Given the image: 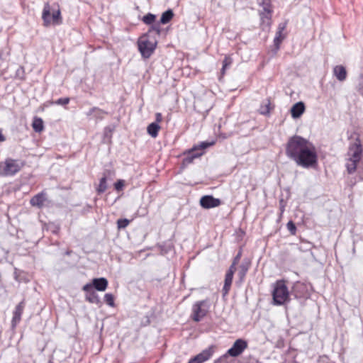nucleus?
I'll return each mask as SVG.
<instances>
[{
  "instance_id": "obj_34",
  "label": "nucleus",
  "mask_w": 363,
  "mask_h": 363,
  "mask_svg": "<svg viewBox=\"0 0 363 363\" xmlns=\"http://www.w3.org/2000/svg\"><path fill=\"white\" fill-rule=\"evenodd\" d=\"M10 55V49L7 46H4L0 49V60L4 61Z\"/></svg>"
},
{
  "instance_id": "obj_51",
  "label": "nucleus",
  "mask_w": 363,
  "mask_h": 363,
  "mask_svg": "<svg viewBox=\"0 0 363 363\" xmlns=\"http://www.w3.org/2000/svg\"><path fill=\"white\" fill-rule=\"evenodd\" d=\"M147 213V211L146 209H143V211H141V214L140 216H145L146 214Z\"/></svg>"
},
{
  "instance_id": "obj_18",
  "label": "nucleus",
  "mask_w": 363,
  "mask_h": 363,
  "mask_svg": "<svg viewBox=\"0 0 363 363\" xmlns=\"http://www.w3.org/2000/svg\"><path fill=\"white\" fill-rule=\"evenodd\" d=\"M85 292V301L90 303L100 305L101 303L100 298L97 293L93 289L83 290Z\"/></svg>"
},
{
  "instance_id": "obj_33",
  "label": "nucleus",
  "mask_w": 363,
  "mask_h": 363,
  "mask_svg": "<svg viewBox=\"0 0 363 363\" xmlns=\"http://www.w3.org/2000/svg\"><path fill=\"white\" fill-rule=\"evenodd\" d=\"M14 278L19 283L23 281L27 282L28 281L26 279L24 273L23 272L18 271L17 269H15Z\"/></svg>"
},
{
  "instance_id": "obj_42",
  "label": "nucleus",
  "mask_w": 363,
  "mask_h": 363,
  "mask_svg": "<svg viewBox=\"0 0 363 363\" xmlns=\"http://www.w3.org/2000/svg\"><path fill=\"white\" fill-rule=\"evenodd\" d=\"M357 89L358 92L363 96V74H360L359 77Z\"/></svg>"
},
{
  "instance_id": "obj_27",
  "label": "nucleus",
  "mask_w": 363,
  "mask_h": 363,
  "mask_svg": "<svg viewBox=\"0 0 363 363\" xmlns=\"http://www.w3.org/2000/svg\"><path fill=\"white\" fill-rule=\"evenodd\" d=\"M160 126L157 123H151L147 127V133L152 138H156L158 135Z\"/></svg>"
},
{
  "instance_id": "obj_47",
  "label": "nucleus",
  "mask_w": 363,
  "mask_h": 363,
  "mask_svg": "<svg viewBox=\"0 0 363 363\" xmlns=\"http://www.w3.org/2000/svg\"><path fill=\"white\" fill-rule=\"evenodd\" d=\"M98 110V107H92L91 108H90L86 113V116L87 117H90L91 115H93L94 113V112H96V111Z\"/></svg>"
},
{
  "instance_id": "obj_35",
  "label": "nucleus",
  "mask_w": 363,
  "mask_h": 363,
  "mask_svg": "<svg viewBox=\"0 0 363 363\" xmlns=\"http://www.w3.org/2000/svg\"><path fill=\"white\" fill-rule=\"evenodd\" d=\"M15 78L20 80L25 79V69L23 66H18L15 73Z\"/></svg>"
},
{
  "instance_id": "obj_44",
  "label": "nucleus",
  "mask_w": 363,
  "mask_h": 363,
  "mask_svg": "<svg viewBox=\"0 0 363 363\" xmlns=\"http://www.w3.org/2000/svg\"><path fill=\"white\" fill-rule=\"evenodd\" d=\"M285 206H286V202L284 201V200L283 199H281L279 200L280 216H281L282 213H284V211L285 210Z\"/></svg>"
},
{
  "instance_id": "obj_20",
  "label": "nucleus",
  "mask_w": 363,
  "mask_h": 363,
  "mask_svg": "<svg viewBox=\"0 0 363 363\" xmlns=\"http://www.w3.org/2000/svg\"><path fill=\"white\" fill-rule=\"evenodd\" d=\"M274 108V106L272 105L270 98H267L261 104L259 108V113L261 115L268 116L270 114L271 110L273 109Z\"/></svg>"
},
{
  "instance_id": "obj_12",
  "label": "nucleus",
  "mask_w": 363,
  "mask_h": 363,
  "mask_svg": "<svg viewBox=\"0 0 363 363\" xmlns=\"http://www.w3.org/2000/svg\"><path fill=\"white\" fill-rule=\"evenodd\" d=\"M22 166H20L16 160L8 158L5 161V165L4 167V177L6 176H13L18 173Z\"/></svg>"
},
{
  "instance_id": "obj_13",
  "label": "nucleus",
  "mask_w": 363,
  "mask_h": 363,
  "mask_svg": "<svg viewBox=\"0 0 363 363\" xmlns=\"http://www.w3.org/2000/svg\"><path fill=\"white\" fill-rule=\"evenodd\" d=\"M199 203L203 208L210 209L219 206L222 202L220 199L214 198L212 195H204L200 199Z\"/></svg>"
},
{
  "instance_id": "obj_29",
  "label": "nucleus",
  "mask_w": 363,
  "mask_h": 363,
  "mask_svg": "<svg viewBox=\"0 0 363 363\" xmlns=\"http://www.w3.org/2000/svg\"><path fill=\"white\" fill-rule=\"evenodd\" d=\"M33 129L36 133H41L44 129L43 121L42 118L35 117L32 123Z\"/></svg>"
},
{
  "instance_id": "obj_2",
  "label": "nucleus",
  "mask_w": 363,
  "mask_h": 363,
  "mask_svg": "<svg viewBox=\"0 0 363 363\" xmlns=\"http://www.w3.org/2000/svg\"><path fill=\"white\" fill-rule=\"evenodd\" d=\"M272 296V304L274 306H283L290 302L291 293L285 280H277L274 283Z\"/></svg>"
},
{
  "instance_id": "obj_22",
  "label": "nucleus",
  "mask_w": 363,
  "mask_h": 363,
  "mask_svg": "<svg viewBox=\"0 0 363 363\" xmlns=\"http://www.w3.org/2000/svg\"><path fill=\"white\" fill-rule=\"evenodd\" d=\"M216 345H211L208 348L202 350L197 355L203 361V362L208 360L213 354L216 350Z\"/></svg>"
},
{
  "instance_id": "obj_14",
  "label": "nucleus",
  "mask_w": 363,
  "mask_h": 363,
  "mask_svg": "<svg viewBox=\"0 0 363 363\" xmlns=\"http://www.w3.org/2000/svg\"><path fill=\"white\" fill-rule=\"evenodd\" d=\"M26 306L25 299H23L15 308L13 312V317L11 320V328L15 329L16 325L21 320V315L23 313Z\"/></svg>"
},
{
  "instance_id": "obj_15",
  "label": "nucleus",
  "mask_w": 363,
  "mask_h": 363,
  "mask_svg": "<svg viewBox=\"0 0 363 363\" xmlns=\"http://www.w3.org/2000/svg\"><path fill=\"white\" fill-rule=\"evenodd\" d=\"M47 201V193L45 191H42L30 199V203L32 206H35L40 209L44 206V203Z\"/></svg>"
},
{
  "instance_id": "obj_40",
  "label": "nucleus",
  "mask_w": 363,
  "mask_h": 363,
  "mask_svg": "<svg viewBox=\"0 0 363 363\" xmlns=\"http://www.w3.org/2000/svg\"><path fill=\"white\" fill-rule=\"evenodd\" d=\"M105 114H108V112L98 107V110L96 111V112L94 113V118L96 119L102 120L104 118V115Z\"/></svg>"
},
{
  "instance_id": "obj_50",
  "label": "nucleus",
  "mask_w": 363,
  "mask_h": 363,
  "mask_svg": "<svg viewBox=\"0 0 363 363\" xmlns=\"http://www.w3.org/2000/svg\"><path fill=\"white\" fill-rule=\"evenodd\" d=\"M4 168L1 167V165L0 164V176H4Z\"/></svg>"
},
{
  "instance_id": "obj_30",
  "label": "nucleus",
  "mask_w": 363,
  "mask_h": 363,
  "mask_svg": "<svg viewBox=\"0 0 363 363\" xmlns=\"http://www.w3.org/2000/svg\"><path fill=\"white\" fill-rule=\"evenodd\" d=\"M157 16L152 13H147L142 18V21L146 25H151L156 23Z\"/></svg>"
},
{
  "instance_id": "obj_10",
  "label": "nucleus",
  "mask_w": 363,
  "mask_h": 363,
  "mask_svg": "<svg viewBox=\"0 0 363 363\" xmlns=\"http://www.w3.org/2000/svg\"><path fill=\"white\" fill-rule=\"evenodd\" d=\"M108 281L105 277L94 278L91 282L83 286L82 290L93 289L99 291H104L107 289Z\"/></svg>"
},
{
  "instance_id": "obj_36",
  "label": "nucleus",
  "mask_w": 363,
  "mask_h": 363,
  "mask_svg": "<svg viewBox=\"0 0 363 363\" xmlns=\"http://www.w3.org/2000/svg\"><path fill=\"white\" fill-rule=\"evenodd\" d=\"M130 223V220L127 218H120L117 220V227L119 230L124 229L129 225Z\"/></svg>"
},
{
  "instance_id": "obj_37",
  "label": "nucleus",
  "mask_w": 363,
  "mask_h": 363,
  "mask_svg": "<svg viewBox=\"0 0 363 363\" xmlns=\"http://www.w3.org/2000/svg\"><path fill=\"white\" fill-rule=\"evenodd\" d=\"M104 301L111 307H113L115 306L114 296L112 294H106L104 295Z\"/></svg>"
},
{
  "instance_id": "obj_7",
  "label": "nucleus",
  "mask_w": 363,
  "mask_h": 363,
  "mask_svg": "<svg viewBox=\"0 0 363 363\" xmlns=\"http://www.w3.org/2000/svg\"><path fill=\"white\" fill-rule=\"evenodd\" d=\"M147 35H143L138 41V50L144 59H148L156 49L157 41H150Z\"/></svg>"
},
{
  "instance_id": "obj_3",
  "label": "nucleus",
  "mask_w": 363,
  "mask_h": 363,
  "mask_svg": "<svg viewBox=\"0 0 363 363\" xmlns=\"http://www.w3.org/2000/svg\"><path fill=\"white\" fill-rule=\"evenodd\" d=\"M214 144L213 142H201L198 145H194L192 148L184 152L186 157L182 160L181 167L186 168L191 164L194 159L200 157L204 154V150Z\"/></svg>"
},
{
  "instance_id": "obj_4",
  "label": "nucleus",
  "mask_w": 363,
  "mask_h": 363,
  "mask_svg": "<svg viewBox=\"0 0 363 363\" xmlns=\"http://www.w3.org/2000/svg\"><path fill=\"white\" fill-rule=\"evenodd\" d=\"M349 149L350 151L352 152V157L348 160V162L346 164V168L348 174H352L357 169V163L361 159V155L363 151L359 136L356 138L355 143L350 146Z\"/></svg>"
},
{
  "instance_id": "obj_21",
  "label": "nucleus",
  "mask_w": 363,
  "mask_h": 363,
  "mask_svg": "<svg viewBox=\"0 0 363 363\" xmlns=\"http://www.w3.org/2000/svg\"><path fill=\"white\" fill-rule=\"evenodd\" d=\"M109 173H110L109 170H106L103 173V177L100 179L99 184L96 189V193L98 195H101L106 191V189L108 188L107 176Z\"/></svg>"
},
{
  "instance_id": "obj_43",
  "label": "nucleus",
  "mask_w": 363,
  "mask_h": 363,
  "mask_svg": "<svg viewBox=\"0 0 363 363\" xmlns=\"http://www.w3.org/2000/svg\"><path fill=\"white\" fill-rule=\"evenodd\" d=\"M242 255V247H240L237 255L233 257L232 262H236L237 264H238L241 259Z\"/></svg>"
},
{
  "instance_id": "obj_45",
  "label": "nucleus",
  "mask_w": 363,
  "mask_h": 363,
  "mask_svg": "<svg viewBox=\"0 0 363 363\" xmlns=\"http://www.w3.org/2000/svg\"><path fill=\"white\" fill-rule=\"evenodd\" d=\"M237 263L232 262L230 266L229 267L228 269L227 270L228 272L235 274L236 269H237Z\"/></svg>"
},
{
  "instance_id": "obj_46",
  "label": "nucleus",
  "mask_w": 363,
  "mask_h": 363,
  "mask_svg": "<svg viewBox=\"0 0 363 363\" xmlns=\"http://www.w3.org/2000/svg\"><path fill=\"white\" fill-rule=\"evenodd\" d=\"M188 363H203V361L199 358V357L196 354L194 357L191 358Z\"/></svg>"
},
{
  "instance_id": "obj_28",
  "label": "nucleus",
  "mask_w": 363,
  "mask_h": 363,
  "mask_svg": "<svg viewBox=\"0 0 363 363\" xmlns=\"http://www.w3.org/2000/svg\"><path fill=\"white\" fill-rule=\"evenodd\" d=\"M114 130V128L111 126H106L104 129L103 133V142L104 143H111L112 134Z\"/></svg>"
},
{
  "instance_id": "obj_11",
  "label": "nucleus",
  "mask_w": 363,
  "mask_h": 363,
  "mask_svg": "<svg viewBox=\"0 0 363 363\" xmlns=\"http://www.w3.org/2000/svg\"><path fill=\"white\" fill-rule=\"evenodd\" d=\"M252 262L250 258L245 257L242 261L241 264L238 267V279L236 281V284L240 286L245 280L247 272L250 269Z\"/></svg>"
},
{
  "instance_id": "obj_17",
  "label": "nucleus",
  "mask_w": 363,
  "mask_h": 363,
  "mask_svg": "<svg viewBox=\"0 0 363 363\" xmlns=\"http://www.w3.org/2000/svg\"><path fill=\"white\" fill-rule=\"evenodd\" d=\"M306 110L305 104L303 101L295 103L291 108L290 113L294 119L300 118Z\"/></svg>"
},
{
  "instance_id": "obj_48",
  "label": "nucleus",
  "mask_w": 363,
  "mask_h": 363,
  "mask_svg": "<svg viewBox=\"0 0 363 363\" xmlns=\"http://www.w3.org/2000/svg\"><path fill=\"white\" fill-rule=\"evenodd\" d=\"M162 120V116L160 113H157L155 114V121L154 123H157L159 124L160 122H161Z\"/></svg>"
},
{
  "instance_id": "obj_38",
  "label": "nucleus",
  "mask_w": 363,
  "mask_h": 363,
  "mask_svg": "<svg viewBox=\"0 0 363 363\" xmlns=\"http://www.w3.org/2000/svg\"><path fill=\"white\" fill-rule=\"evenodd\" d=\"M286 228L292 235H296L297 228L296 224L292 220H289L287 223Z\"/></svg>"
},
{
  "instance_id": "obj_49",
  "label": "nucleus",
  "mask_w": 363,
  "mask_h": 363,
  "mask_svg": "<svg viewBox=\"0 0 363 363\" xmlns=\"http://www.w3.org/2000/svg\"><path fill=\"white\" fill-rule=\"evenodd\" d=\"M6 140V137L3 135L2 132L0 130V142H4Z\"/></svg>"
},
{
  "instance_id": "obj_32",
  "label": "nucleus",
  "mask_w": 363,
  "mask_h": 363,
  "mask_svg": "<svg viewBox=\"0 0 363 363\" xmlns=\"http://www.w3.org/2000/svg\"><path fill=\"white\" fill-rule=\"evenodd\" d=\"M69 97H64V98H60L55 101H47L46 106L48 104H56V105H60V106H65L69 103Z\"/></svg>"
},
{
  "instance_id": "obj_39",
  "label": "nucleus",
  "mask_w": 363,
  "mask_h": 363,
  "mask_svg": "<svg viewBox=\"0 0 363 363\" xmlns=\"http://www.w3.org/2000/svg\"><path fill=\"white\" fill-rule=\"evenodd\" d=\"M260 20H261V26H262V29L264 30L266 28H269L272 24V18L269 19L262 18V13H259Z\"/></svg>"
},
{
  "instance_id": "obj_16",
  "label": "nucleus",
  "mask_w": 363,
  "mask_h": 363,
  "mask_svg": "<svg viewBox=\"0 0 363 363\" xmlns=\"http://www.w3.org/2000/svg\"><path fill=\"white\" fill-rule=\"evenodd\" d=\"M259 6L263 8V11H262V18H267L268 20L272 18V13L273 12L272 8V1L271 0H257Z\"/></svg>"
},
{
  "instance_id": "obj_31",
  "label": "nucleus",
  "mask_w": 363,
  "mask_h": 363,
  "mask_svg": "<svg viewBox=\"0 0 363 363\" xmlns=\"http://www.w3.org/2000/svg\"><path fill=\"white\" fill-rule=\"evenodd\" d=\"M233 63V59L230 56H225L224 60H223V66L220 70L221 76H223L225 74V70L230 67Z\"/></svg>"
},
{
  "instance_id": "obj_19",
  "label": "nucleus",
  "mask_w": 363,
  "mask_h": 363,
  "mask_svg": "<svg viewBox=\"0 0 363 363\" xmlns=\"http://www.w3.org/2000/svg\"><path fill=\"white\" fill-rule=\"evenodd\" d=\"M286 23H279L278 26L277 31L276 32V36L274 39V43L277 49L279 48V45L282 40L285 38V35L282 34L283 30L286 28Z\"/></svg>"
},
{
  "instance_id": "obj_26",
  "label": "nucleus",
  "mask_w": 363,
  "mask_h": 363,
  "mask_svg": "<svg viewBox=\"0 0 363 363\" xmlns=\"http://www.w3.org/2000/svg\"><path fill=\"white\" fill-rule=\"evenodd\" d=\"M150 28L146 33L144 35H147V37H150L152 33L155 32L158 36H160L162 33L161 23H159V21L150 25Z\"/></svg>"
},
{
  "instance_id": "obj_24",
  "label": "nucleus",
  "mask_w": 363,
  "mask_h": 363,
  "mask_svg": "<svg viewBox=\"0 0 363 363\" xmlns=\"http://www.w3.org/2000/svg\"><path fill=\"white\" fill-rule=\"evenodd\" d=\"M333 74L340 82H343L347 78V70L342 65L335 66L333 68Z\"/></svg>"
},
{
  "instance_id": "obj_1",
  "label": "nucleus",
  "mask_w": 363,
  "mask_h": 363,
  "mask_svg": "<svg viewBox=\"0 0 363 363\" xmlns=\"http://www.w3.org/2000/svg\"><path fill=\"white\" fill-rule=\"evenodd\" d=\"M285 154L303 168L314 169L318 166V154L315 146L302 136L295 135L289 138Z\"/></svg>"
},
{
  "instance_id": "obj_6",
  "label": "nucleus",
  "mask_w": 363,
  "mask_h": 363,
  "mask_svg": "<svg viewBox=\"0 0 363 363\" xmlns=\"http://www.w3.org/2000/svg\"><path fill=\"white\" fill-rule=\"evenodd\" d=\"M42 19L43 21V26L45 27L49 26L50 24L58 26L62 23L61 11L60 9L53 11L52 16H50V6L48 2L44 4L42 13Z\"/></svg>"
},
{
  "instance_id": "obj_41",
  "label": "nucleus",
  "mask_w": 363,
  "mask_h": 363,
  "mask_svg": "<svg viewBox=\"0 0 363 363\" xmlns=\"http://www.w3.org/2000/svg\"><path fill=\"white\" fill-rule=\"evenodd\" d=\"M114 189L117 191H121L123 190L124 186H125V181L123 179H118L113 184Z\"/></svg>"
},
{
  "instance_id": "obj_8",
  "label": "nucleus",
  "mask_w": 363,
  "mask_h": 363,
  "mask_svg": "<svg viewBox=\"0 0 363 363\" xmlns=\"http://www.w3.org/2000/svg\"><path fill=\"white\" fill-rule=\"evenodd\" d=\"M210 308L209 300L205 299L194 303L192 306L191 318L194 322H200L208 314Z\"/></svg>"
},
{
  "instance_id": "obj_25",
  "label": "nucleus",
  "mask_w": 363,
  "mask_h": 363,
  "mask_svg": "<svg viewBox=\"0 0 363 363\" xmlns=\"http://www.w3.org/2000/svg\"><path fill=\"white\" fill-rule=\"evenodd\" d=\"M174 13L171 9H168L164 12H163L161 15L160 19L159 21V23L161 24H167L169 23L172 19L174 18Z\"/></svg>"
},
{
  "instance_id": "obj_52",
  "label": "nucleus",
  "mask_w": 363,
  "mask_h": 363,
  "mask_svg": "<svg viewBox=\"0 0 363 363\" xmlns=\"http://www.w3.org/2000/svg\"><path fill=\"white\" fill-rule=\"evenodd\" d=\"M70 253H71V251H67L66 252V255H70Z\"/></svg>"
},
{
  "instance_id": "obj_53",
  "label": "nucleus",
  "mask_w": 363,
  "mask_h": 363,
  "mask_svg": "<svg viewBox=\"0 0 363 363\" xmlns=\"http://www.w3.org/2000/svg\"><path fill=\"white\" fill-rule=\"evenodd\" d=\"M48 363H53L52 360H49Z\"/></svg>"
},
{
  "instance_id": "obj_23",
  "label": "nucleus",
  "mask_w": 363,
  "mask_h": 363,
  "mask_svg": "<svg viewBox=\"0 0 363 363\" xmlns=\"http://www.w3.org/2000/svg\"><path fill=\"white\" fill-rule=\"evenodd\" d=\"M233 275V274L226 272L224 280V285L222 289L223 296H225L228 294L231 288Z\"/></svg>"
},
{
  "instance_id": "obj_5",
  "label": "nucleus",
  "mask_w": 363,
  "mask_h": 363,
  "mask_svg": "<svg viewBox=\"0 0 363 363\" xmlns=\"http://www.w3.org/2000/svg\"><path fill=\"white\" fill-rule=\"evenodd\" d=\"M248 347L247 341L242 338L237 339L232 347L229 348L226 353L214 361V363H220L228 357H237L240 356Z\"/></svg>"
},
{
  "instance_id": "obj_9",
  "label": "nucleus",
  "mask_w": 363,
  "mask_h": 363,
  "mask_svg": "<svg viewBox=\"0 0 363 363\" xmlns=\"http://www.w3.org/2000/svg\"><path fill=\"white\" fill-rule=\"evenodd\" d=\"M290 293L291 296H293L294 298L300 300L301 301L308 299L311 296L308 285L298 281L294 283Z\"/></svg>"
}]
</instances>
